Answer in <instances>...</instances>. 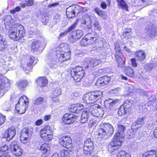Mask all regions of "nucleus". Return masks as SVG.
Returning <instances> with one entry per match:
<instances>
[{
  "mask_svg": "<svg viewBox=\"0 0 157 157\" xmlns=\"http://www.w3.org/2000/svg\"><path fill=\"white\" fill-rule=\"evenodd\" d=\"M40 149L44 154L48 153L50 150V145L48 144H43L41 146Z\"/></svg>",
  "mask_w": 157,
  "mask_h": 157,
  "instance_id": "58836bf2",
  "label": "nucleus"
},
{
  "mask_svg": "<svg viewBox=\"0 0 157 157\" xmlns=\"http://www.w3.org/2000/svg\"><path fill=\"white\" fill-rule=\"evenodd\" d=\"M84 108V105L80 104H74L71 105L70 111L72 113H78Z\"/></svg>",
  "mask_w": 157,
  "mask_h": 157,
  "instance_id": "a878e982",
  "label": "nucleus"
},
{
  "mask_svg": "<svg viewBox=\"0 0 157 157\" xmlns=\"http://www.w3.org/2000/svg\"><path fill=\"white\" fill-rule=\"evenodd\" d=\"M61 94V91L59 88H56L53 89L51 95H54L55 96H58Z\"/></svg>",
  "mask_w": 157,
  "mask_h": 157,
  "instance_id": "8fccbe9b",
  "label": "nucleus"
},
{
  "mask_svg": "<svg viewBox=\"0 0 157 157\" xmlns=\"http://www.w3.org/2000/svg\"><path fill=\"white\" fill-rule=\"evenodd\" d=\"M9 147L8 146L6 145L2 146L1 148V152L3 155H5L6 153H8V149Z\"/></svg>",
  "mask_w": 157,
  "mask_h": 157,
  "instance_id": "864d4df0",
  "label": "nucleus"
},
{
  "mask_svg": "<svg viewBox=\"0 0 157 157\" xmlns=\"http://www.w3.org/2000/svg\"><path fill=\"white\" fill-rule=\"evenodd\" d=\"M125 73L127 75L130 77H135V72L133 70L129 67H126L124 70Z\"/></svg>",
  "mask_w": 157,
  "mask_h": 157,
  "instance_id": "a19ab883",
  "label": "nucleus"
},
{
  "mask_svg": "<svg viewBox=\"0 0 157 157\" xmlns=\"http://www.w3.org/2000/svg\"><path fill=\"white\" fill-rule=\"evenodd\" d=\"M94 149L93 143L90 139H88L84 143L83 153L85 154H90Z\"/></svg>",
  "mask_w": 157,
  "mask_h": 157,
  "instance_id": "ddd939ff",
  "label": "nucleus"
},
{
  "mask_svg": "<svg viewBox=\"0 0 157 157\" xmlns=\"http://www.w3.org/2000/svg\"><path fill=\"white\" fill-rule=\"evenodd\" d=\"M3 109L6 111L11 110L10 104L9 101H6L2 106Z\"/></svg>",
  "mask_w": 157,
  "mask_h": 157,
  "instance_id": "09e8293b",
  "label": "nucleus"
},
{
  "mask_svg": "<svg viewBox=\"0 0 157 157\" xmlns=\"http://www.w3.org/2000/svg\"><path fill=\"white\" fill-rule=\"evenodd\" d=\"M52 100L51 101V105L53 106H55L58 105L59 103L58 96H55L54 95H51Z\"/></svg>",
  "mask_w": 157,
  "mask_h": 157,
  "instance_id": "a18cd8bd",
  "label": "nucleus"
},
{
  "mask_svg": "<svg viewBox=\"0 0 157 157\" xmlns=\"http://www.w3.org/2000/svg\"><path fill=\"white\" fill-rule=\"evenodd\" d=\"M71 54V49L68 46L67 44H61L56 48V55H48L45 61L50 68H56L59 63L69 59Z\"/></svg>",
  "mask_w": 157,
  "mask_h": 157,
  "instance_id": "f257e3e1",
  "label": "nucleus"
},
{
  "mask_svg": "<svg viewBox=\"0 0 157 157\" xmlns=\"http://www.w3.org/2000/svg\"><path fill=\"white\" fill-rule=\"evenodd\" d=\"M40 42L39 40H35L33 41L31 45V50L36 51L38 50L40 47Z\"/></svg>",
  "mask_w": 157,
  "mask_h": 157,
  "instance_id": "ea45409f",
  "label": "nucleus"
},
{
  "mask_svg": "<svg viewBox=\"0 0 157 157\" xmlns=\"http://www.w3.org/2000/svg\"><path fill=\"white\" fill-rule=\"evenodd\" d=\"M124 137H121L120 136L115 135L113 138V141L111 143L116 147L120 146L121 145V143L124 140Z\"/></svg>",
  "mask_w": 157,
  "mask_h": 157,
  "instance_id": "bb28decb",
  "label": "nucleus"
},
{
  "mask_svg": "<svg viewBox=\"0 0 157 157\" xmlns=\"http://www.w3.org/2000/svg\"><path fill=\"white\" fill-rule=\"evenodd\" d=\"M107 149L110 153H112L114 152H116L117 150V147L111 143L110 144H109L107 147Z\"/></svg>",
  "mask_w": 157,
  "mask_h": 157,
  "instance_id": "c03bdc74",
  "label": "nucleus"
},
{
  "mask_svg": "<svg viewBox=\"0 0 157 157\" xmlns=\"http://www.w3.org/2000/svg\"><path fill=\"white\" fill-rule=\"evenodd\" d=\"M13 61L10 56L6 57L5 60L1 59L0 62V66L4 70L5 73L9 70L13 69L12 64Z\"/></svg>",
  "mask_w": 157,
  "mask_h": 157,
  "instance_id": "9d476101",
  "label": "nucleus"
},
{
  "mask_svg": "<svg viewBox=\"0 0 157 157\" xmlns=\"http://www.w3.org/2000/svg\"><path fill=\"white\" fill-rule=\"evenodd\" d=\"M116 157H131V155L129 153L122 150L117 154Z\"/></svg>",
  "mask_w": 157,
  "mask_h": 157,
  "instance_id": "49530a36",
  "label": "nucleus"
},
{
  "mask_svg": "<svg viewBox=\"0 0 157 157\" xmlns=\"http://www.w3.org/2000/svg\"><path fill=\"white\" fill-rule=\"evenodd\" d=\"M10 148L12 152L16 156H20L22 154L23 150L19 147L16 141H14L11 144Z\"/></svg>",
  "mask_w": 157,
  "mask_h": 157,
  "instance_id": "dca6fc26",
  "label": "nucleus"
},
{
  "mask_svg": "<svg viewBox=\"0 0 157 157\" xmlns=\"http://www.w3.org/2000/svg\"><path fill=\"white\" fill-rule=\"evenodd\" d=\"M85 72L82 67L78 66L71 70V77L76 82H78L81 80L83 77Z\"/></svg>",
  "mask_w": 157,
  "mask_h": 157,
  "instance_id": "423d86ee",
  "label": "nucleus"
},
{
  "mask_svg": "<svg viewBox=\"0 0 157 157\" xmlns=\"http://www.w3.org/2000/svg\"><path fill=\"white\" fill-rule=\"evenodd\" d=\"M141 125L138 122L135 121L132 124L131 128L132 129H137L138 128L141 127Z\"/></svg>",
  "mask_w": 157,
  "mask_h": 157,
  "instance_id": "4d7b16f0",
  "label": "nucleus"
},
{
  "mask_svg": "<svg viewBox=\"0 0 157 157\" xmlns=\"http://www.w3.org/2000/svg\"><path fill=\"white\" fill-rule=\"evenodd\" d=\"M114 132L113 128L110 124L105 123L100 124L97 133L98 138L107 139L111 136Z\"/></svg>",
  "mask_w": 157,
  "mask_h": 157,
  "instance_id": "7ed1b4c3",
  "label": "nucleus"
},
{
  "mask_svg": "<svg viewBox=\"0 0 157 157\" xmlns=\"http://www.w3.org/2000/svg\"><path fill=\"white\" fill-rule=\"evenodd\" d=\"M121 106L129 111V109L132 106V103L129 101H125Z\"/></svg>",
  "mask_w": 157,
  "mask_h": 157,
  "instance_id": "3c124183",
  "label": "nucleus"
},
{
  "mask_svg": "<svg viewBox=\"0 0 157 157\" xmlns=\"http://www.w3.org/2000/svg\"><path fill=\"white\" fill-rule=\"evenodd\" d=\"M102 79L104 82L105 86L107 85L110 82V78L107 76H105L101 77Z\"/></svg>",
  "mask_w": 157,
  "mask_h": 157,
  "instance_id": "5fc2aeb1",
  "label": "nucleus"
},
{
  "mask_svg": "<svg viewBox=\"0 0 157 157\" xmlns=\"http://www.w3.org/2000/svg\"><path fill=\"white\" fill-rule=\"evenodd\" d=\"M76 116L72 113H66L63 116L62 120L65 124L73 123L76 120Z\"/></svg>",
  "mask_w": 157,
  "mask_h": 157,
  "instance_id": "f3484780",
  "label": "nucleus"
},
{
  "mask_svg": "<svg viewBox=\"0 0 157 157\" xmlns=\"http://www.w3.org/2000/svg\"><path fill=\"white\" fill-rule=\"evenodd\" d=\"M94 108V109L91 111V115L97 117H102L104 113L102 108L98 104L91 106L90 108V109Z\"/></svg>",
  "mask_w": 157,
  "mask_h": 157,
  "instance_id": "f8f14e48",
  "label": "nucleus"
},
{
  "mask_svg": "<svg viewBox=\"0 0 157 157\" xmlns=\"http://www.w3.org/2000/svg\"><path fill=\"white\" fill-rule=\"evenodd\" d=\"M83 33V31L81 30H76L73 32L72 34L69 37V41L70 43H72L76 42L82 37Z\"/></svg>",
  "mask_w": 157,
  "mask_h": 157,
  "instance_id": "4468645a",
  "label": "nucleus"
},
{
  "mask_svg": "<svg viewBox=\"0 0 157 157\" xmlns=\"http://www.w3.org/2000/svg\"><path fill=\"white\" fill-rule=\"evenodd\" d=\"M33 129L31 127H28L24 128L21 133L20 140L23 144L29 142Z\"/></svg>",
  "mask_w": 157,
  "mask_h": 157,
  "instance_id": "0eeeda50",
  "label": "nucleus"
},
{
  "mask_svg": "<svg viewBox=\"0 0 157 157\" xmlns=\"http://www.w3.org/2000/svg\"><path fill=\"white\" fill-rule=\"evenodd\" d=\"M40 135L42 139L44 141L49 142L53 138V132L52 128L49 125L45 126L40 131Z\"/></svg>",
  "mask_w": 157,
  "mask_h": 157,
  "instance_id": "6e6552de",
  "label": "nucleus"
},
{
  "mask_svg": "<svg viewBox=\"0 0 157 157\" xmlns=\"http://www.w3.org/2000/svg\"><path fill=\"white\" fill-rule=\"evenodd\" d=\"M146 55V53L143 51H139L136 53V59L139 61H143L145 59Z\"/></svg>",
  "mask_w": 157,
  "mask_h": 157,
  "instance_id": "2f4dec72",
  "label": "nucleus"
},
{
  "mask_svg": "<svg viewBox=\"0 0 157 157\" xmlns=\"http://www.w3.org/2000/svg\"><path fill=\"white\" fill-rule=\"evenodd\" d=\"M131 61L132 62V65L134 67H136L137 66V64L136 62V59L134 58H133L131 59Z\"/></svg>",
  "mask_w": 157,
  "mask_h": 157,
  "instance_id": "338daca9",
  "label": "nucleus"
},
{
  "mask_svg": "<svg viewBox=\"0 0 157 157\" xmlns=\"http://www.w3.org/2000/svg\"><path fill=\"white\" fill-rule=\"evenodd\" d=\"M89 116V113L88 112V109H84V111L82 113L81 122L82 123H84L87 121Z\"/></svg>",
  "mask_w": 157,
  "mask_h": 157,
  "instance_id": "c756f323",
  "label": "nucleus"
},
{
  "mask_svg": "<svg viewBox=\"0 0 157 157\" xmlns=\"http://www.w3.org/2000/svg\"><path fill=\"white\" fill-rule=\"evenodd\" d=\"M29 103L28 98L25 96L21 97L16 105L15 109L17 113L20 114L25 113L28 108Z\"/></svg>",
  "mask_w": 157,
  "mask_h": 157,
  "instance_id": "39448f33",
  "label": "nucleus"
},
{
  "mask_svg": "<svg viewBox=\"0 0 157 157\" xmlns=\"http://www.w3.org/2000/svg\"><path fill=\"white\" fill-rule=\"evenodd\" d=\"M43 123L42 119H39L37 120L35 122V124L37 126L41 125Z\"/></svg>",
  "mask_w": 157,
  "mask_h": 157,
  "instance_id": "69168bd1",
  "label": "nucleus"
},
{
  "mask_svg": "<svg viewBox=\"0 0 157 157\" xmlns=\"http://www.w3.org/2000/svg\"><path fill=\"white\" fill-rule=\"evenodd\" d=\"M59 142L61 146L67 148L70 151L73 150L72 140L68 136H63L59 139Z\"/></svg>",
  "mask_w": 157,
  "mask_h": 157,
  "instance_id": "9b49d317",
  "label": "nucleus"
},
{
  "mask_svg": "<svg viewBox=\"0 0 157 157\" xmlns=\"http://www.w3.org/2000/svg\"><path fill=\"white\" fill-rule=\"evenodd\" d=\"M132 6L136 7L138 10H140L144 7L148 6L145 4L144 1L142 0H132Z\"/></svg>",
  "mask_w": 157,
  "mask_h": 157,
  "instance_id": "b1692460",
  "label": "nucleus"
},
{
  "mask_svg": "<svg viewBox=\"0 0 157 157\" xmlns=\"http://www.w3.org/2000/svg\"><path fill=\"white\" fill-rule=\"evenodd\" d=\"M143 157H157L156 152L153 150L147 151L143 154Z\"/></svg>",
  "mask_w": 157,
  "mask_h": 157,
  "instance_id": "e433bc0d",
  "label": "nucleus"
},
{
  "mask_svg": "<svg viewBox=\"0 0 157 157\" xmlns=\"http://www.w3.org/2000/svg\"><path fill=\"white\" fill-rule=\"evenodd\" d=\"M125 128L123 125L119 124L117 125V131L116 134L117 136L119 135L121 137H124V132L125 130Z\"/></svg>",
  "mask_w": 157,
  "mask_h": 157,
  "instance_id": "f704fd0d",
  "label": "nucleus"
},
{
  "mask_svg": "<svg viewBox=\"0 0 157 157\" xmlns=\"http://www.w3.org/2000/svg\"><path fill=\"white\" fill-rule=\"evenodd\" d=\"M77 26V24L76 22L74 23L72 25L70 26L67 29H66L64 32L61 33L59 36V38L63 37L65 36L67 33L71 32Z\"/></svg>",
  "mask_w": 157,
  "mask_h": 157,
  "instance_id": "c85d7f7f",
  "label": "nucleus"
},
{
  "mask_svg": "<svg viewBox=\"0 0 157 157\" xmlns=\"http://www.w3.org/2000/svg\"><path fill=\"white\" fill-rule=\"evenodd\" d=\"M78 5H72L67 8L66 10V15L68 18H74L75 17L76 9L80 8Z\"/></svg>",
  "mask_w": 157,
  "mask_h": 157,
  "instance_id": "6ab92c4d",
  "label": "nucleus"
},
{
  "mask_svg": "<svg viewBox=\"0 0 157 157\" xmlns=\"http://www.w3.org/2000/svg\"><path fill=\"white\" fill-rule=\"evenodd\" d=\"M15 134L16 131L14 127H11L5 131L4 135L5 138H7V140L9 141L14 136Z\"/></svg>",
  "mask_w": 157,
  "mask_h": 157,
  "instance_id": "412c9836",
  "label": "nucleus"
},
{
  "mask_svg": "<svg viewBox=\"0 0 157 157\" xmlns=\"http://www.w3.org/2000/svg\"><path fill=\"white\" fill-rule=\"evenodd\" d=\"M21 9V8L20 6H17L16 7L15 9L11 10L10 12L14 14L16 12L19 11Z\"/></svg>",
  "mask_w": 157,
  "mask_h": 157,
  "instance_id": "680f3d73",
  "label": "nucleus"
},
{
  "mask_svg": "<svg viewBox=\"0 0 157 157\" xmlns=\"http://www.w3.org/2000/svg\"><path fill=\"white\" fill-rule=\"evenodd\" d=\"M28 82L26 80H19L17 82L16 85L19 89L23 90L28 85Z\"/></svg>",
  "mask_w": 157,
  "mask_h": 157,
  "instance_id": "72a5a7b5",
  "label": "nucleus"
},
{
  "mask_svg": "<svg viewBox=\"0 0 157 157\" xmlns=\"http://www.w3.org/2000/svg\"><path fill=\"white\" fill-rule=\"evenodd\" d=\"M8 44L7 42L3 36L0 35V51H3L7 48Z\"/></svg>",
  "mask_w": 157,
  "mask_h": 157,
  "instance_id": "473e14b6",
  "label": "nucleus"
},
{
  "mask_svg": "<svg viewBox=\"0 0 157 157\" xmlns=\"http://www.w3.org/2000/svg\"><path fill=\"white\" fill-rule=\"evenodd\" d=\"M128 112V110L124 108L123 106H121L118 111V113L119 115L121 116L122 115H125Z\"/></svg>",
  "mask_w": 157,
  "mask_h": 157,
  "instance_id": "603ef678",
  "label": "nucleus"
},
{
  "mask_svg": "<svg viewBox=\"0 0 157 157\" xmlns=\"http://www.w3.org/2000/svg\"><path fill=\"white\" fill-rule=\"evenodd\" d=\"M117 1L119 7L126 11H128V6L124 0H117Z\"/></svg>",
  "mask_w": 157,
  "mask_h": 157,
  "instance_id": "4c0bfd02",
  "label": "nucleus"
},
{
  "mask_svg": "<svg viewBox=\"0 0 157 157\" xmlns=\"http://www.w3.org/2000/svg\"><path fill=\"white\" fill-rule=\"evenodd\" d=\"M115 49L116 51L115 57L117 62L118 66L119 67L123 68L125 67V62L123 60L121 57L122 53L118 42L115 43Z\"/></svg>",
  "mask_w": 157,
  "mask_h": 157,
  "instance_id": "1a4fd4ad",
  "label": "nucleus"
},
{
  "mask_svg": "<svg viewBox=\"0 0 157 157\" xmlns=\"http://www.w3.org/2000/svg\"><path fill=\"white\" fill-rule=\"evenodd\" d=\"M44 98L42 97H39L36 99L34 101L36 104L40 105L41 104L43 101Z\"/></svg>",
  "mask_w": 157,
  "mask_h": 157,
  "instance_id": "13d9d810",
  "label": "nucleus"
},
{
  "mask_svg": "<svg viewBox=\"0 0 157 157\" xmlns=\"http://www.w3.org/2000/svg\"><path fill=\"white\" fill-rule=\"evenodd\" d=\"M102 94V91L95 90L85 94L83 99L87 104H93L101 99Z\"/></svg>",
  "mask_w": 157,
  "mask_h": 157,
  "instance_id": "20e7f679",
  "label": "nucleus"
},
{
  "mask_svg": "<svg viewBox=\"0 0 157 157\" xmlns=\"http://www.w3.org/2000/svg\"><path fill=\"white\" fill-rule=\"evenodd\" d=\"M132 129H133L129 130L128 132L129 136L128 138H129L131 139L134 137H135L136 138L138 139H140L141 138V136H140L139 135L138 136L137 133L136 131H134Z\"/></svg>",
  "mask_w": 157,
  "mask_h": 157,
  "instance_id": "79ce46f5",
  "label": "nucleus"
},
{
  "mask_svg": "<svg viewBox=\"0 0 157 157\" xmlns=\"http://www.w3.org/2000/svg\"><path fill=\"white\" fill-rule=\"evenodd\" d=\"M95 38L93 36L90 34H88L83 37L80 41V45L82 46H86L91 44L93 42L94 39Z\"/></svg>",
  "mask_w": 157,
  "mask_h": 157,
  "instance_id": "a211bd4d",
  "label": "nucleus"
},
{
  "mask_svg": "<svg viewBox=\"0 0 157 157\" xmlns=\"http://www.w3.org/2000/svg\"><path fill=\"white\" fill-rule=\"evenodd\" d=\"M90 29L94 30L100 31L101 29V28L98 22L97 21H95L93 25H92V26L91 27Z\"/></svg>",
  "mask_w": 157,
  "mask_h": 157,
  "instance_id": "37998d69",
  "label": "nucleus"
},
{
  "mask_svg": "<svg viewBox=\"0 0 157 157\" xmlns=\"http://www.w3.org/2000/svg\"><path fill=\"white\" fill-rule=\"evenodd\" d=\"M156 100L155 96L154 95L151 96L149 98V100L151 102H154Z\"/></svg>",
  "mask_w": 157,
  "mask_h": 157,
  "instance_id": "774afa93",
  "label": "nucleus"
},
{
  "mask_svg": "<svg viewBox=\"0 0 157 157\" xmlns=\"http://www.w3.org/2000/svg\"><path fill=\"white\" fill-rule=\"evenodd\" d=\"M82 26L87 29H90L92 26V21L90 16L88 14L83 15L81 20Z\"/></svg>",
  "mask_w": 157,
  "mask_h": 157,
  "instance_id": "2eb2a0df",
  "label": "nucleus"
},
{
  "mask_svg": "<svg viewBox=\"0 0 157 157\" xmlns=\"http://www.w3.org/2000/svg\"><path fill=\"white\" fill-rule=\"evenodd\" d=\"M95 85L98 87L105 86L101 77L99 78L96 82Z\"/></svg>",
  "mask_w": 157,
  "mask_h": 157,
  "instance_id": "de8ad7c7",
  "label": "nucleus"
},
{
  "mask_svg": "<svg viewBox=\"0 0 157 157\" xmlns=\"http://www.w3.org/2000/svg\"><path fill=\"white\" fill-rule=\"evenodd\" d=\"M118 100L116 99H113L112 98H109L105 101L104 105L106 109L109 110L111 109L112 107L115 104L118 102Z\"/></svg>",
  "mask_w": 157,
  "mask_h": 157,
  "instance_id": "393cba45",
  "label": "nucleus"
},
{
  "mask_svg": "<svg viewBox=\"0 0 157 157\" xmlns=\"http://www.w3.org/2000/svg\"><path fill=\"white\" fill-rule=\"evenodd\" d=\"M12 17L8 15L5 16L4 21L6 28L9 30L8 35L12 40H18L23 38L25 32L24 27L19 24L11 23Z\"/></svg>",
  "mask_w": 157,
  "mask_h": 157,
  "instance_id": "f03ea898",
  "label": "nucleus"
},
{
  "mask_svg": "<svg viewBox=\"0 0 157 157\" xmlns=\"http://www.w3.org/2000/svg\"><path fill=\"white\" fill-rule=\"evenodd\" d=\"M121 37L122 38H125L127 39L131 37V35L129 33H123L122 34Z\"/></svg>",
  "mask_w": 157,
  "mask_h": 157,
  "instance_id": "e2e57ef3",
  "label": "nucleus"
},
{
  "mask_svg": "<svg viewBox=\"0 0 157 157\" xmlns=\"http://www.w3.org/2000/svg\"><path fill=\"white\" fill-rule=\"evenodd\" d=\"M36 83L40 87H45L47 85L48 80L45 77H41L37 79Z\"/></svg>",
  "mask_w": 157,
  "mask_h": 157,
  "instance_id": "cd10ccee",
  "label": "nucleus"
},
{
  "mask_svg": "<svg viewBox=\"0 0 157 157\" xmlns=\"http://www.w3.org/2000/svg\"><path fill=\"white\" fill-rule=\"evenodd\" d=\"M6 117L1 114H0V126L3 124L5 122Z\"/></svg>",
  "mask_w": 157,
  "mask_h": 157,
  "instance_id": "052dcab7",
  "label": "nucleus"
},
{
  "mask_svg": "<svg viewBox=\"0 0 157 157\" xmlns=\"http://www.w3.org/2000/svg\"><path fill=\"white\" fill-rule=\"evenodd\" d=\"M68 154V151L65 150H62L60 152L61 157H67Z\"/></svg>",
  "mask_w": 157,
  "mask_h": 157,
  "instance_id": "bf43d9fd",
  "label": "nucleus"
},
{
  "mask_svg": "<svg viewBox=\"0 0 157 157\" xmlns=\"http://www.w3.org/2000/svg\"><path fill=\"white\" fill-rule=\"evenodd\" d=\"M144 118L143 117L139 118L136 121L138 122L140 124V125H141L142 124H143L144 123Z\"/></svg>",
  "mask_w": 157,
  "mask_h": 157,
  "instance_id": "0e129e2a",
  "label": "nucleus"
},
{
  "mask_svg": "<svg viewBox=\"0 0 157 157\" xmlns=\"http://www.w3.org/2000/svg\"><path fill=\"white\" fill-rule=\"evenodd\" d=\"M105 60L104 59H101L98 60L97 59H94L90 61L88 63H87V65L86 67L89 68V69L92 70L95 67L99 65L101 63L104 62Z\"/></svg>",
  "mask_w": 157,
  "mask_h": 157,
  "instance_id": "4be33fe9",
  "label": "nucleus"
},
{
  "mask_svg": "<svg viewBox=\"0 0 157 157\" xmlns=\"http://www.w3.org/2000/svg\"><path fill=\"white\" fill-rule=\"evenodd\" d=\"M95 12L100 17H101L103 19H105V17H103V15L104 14V12L101 10H99L98 8H96L95 9Z\"/></svg>",
  "mask_w": 157,
  "mask_h": 157,
  "instance_id": "6e6d98bb",
  "label": "nucleus"
},
{
  "mask_svg": "<svg viewBox=\"0 0 157 157\" xmlns=\"http://www.w3.org/2000/svg\"><path fill=\"white\" fill-rule=\"evenodd\" d=\"M33 3V0H23L22 3L19 4L21 8H25V6H32Z\"/></svg>",
  "mask_w": 157,
  "mask_h": 157,
  "instance_id": "c9c22d12",
  "label": "nucleus"
},
{
  "mask_svg": "<svg viewBox=\"0 0 157 157\" xmlns=\"http://www.w3.org/2000/svg\"><path fill=\"white\" fill-rule=\"evenodd\" d=\"M129 91L130 92L133 93L134 91H136V92L138 93L140 95H144L145 96H147V92L145 91L142 89H136L132 85L130 86L129 87Z\"/></svg>",
  "mask_w": 157,
  "mask_h": 157,
  "instance_id": "7c9ffc66",
  "label": "nucleus"
},
{
  "mask_svg": "<svg viewBox=\"0 0 157 157\" xmlns=\"http://www.w3.org/2000/svg\"><path fill=\"white\" fill-rule=\"evenodd\" d=\"M147 33L151 37H154L157 35V27L153 25L146 27Z\"/></svg>",
  "mask_w": 157,
  "mask_h": 157,
  "instance_id": "5701e85b",
  "label": "nucleus"
},
{
  "mask_svg": "<svg viewBox=\"0 0 157 157\" xmlns=\"http://www.w3.org/2000/svg\"><path fill=\"white\" fill-rule=\"evenodd\" d=\"M35 58L34 57L31 56L28 58V60L26 64L22 65L23 70L27 74L29 73L30 70L32 69L33 64L34 62Z\"/></svg>",
  "mask_w": 157,
  "mask_h": 157,
  "instance_id": "aec40b11",
  "label": "nucleus"
}]
</instances>
